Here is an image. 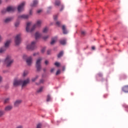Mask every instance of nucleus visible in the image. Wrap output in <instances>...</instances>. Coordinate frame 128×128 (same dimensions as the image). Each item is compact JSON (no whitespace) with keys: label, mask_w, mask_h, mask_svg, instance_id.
Instances as JSON below:
<instances>
[{"label":"nucleus","mask_w":128,"mask_h":128,"mask_svg":"<svg viewBox=\"0 0 128 128\" xmlns=\"http://www.w3.org/2000/svg\"><path fill=\"white\" fill-rule=\"evenodd\" d=\"M12 62H14V60L12 58V56H8L4 60V64L6 66H10Z\"/></svg>","instance_id":"nucleus-3"},{"label":"nucleus","mask_w":128,"mask_h":128,"mask_svg":"<svg viewBox=\"0 0 128 128\" xmlns=\"http://www.w3.org/2000/svg\"><path fill=\"white\" fill-rule=\"evenodd\" d=\"M36 46V42H32L30 44H28L26 46L28 50H34Z\"/></svg>","instance_id":"nucleus-7"},{"label":"nucleus","mask_w":128,"mask_h":128,"mask_svg":"<svg viewBox=\"0 0 128 128\" xmlns=\"http://www.w3.org/2000/svg\"><path fill=\"white\" fill-rule=\"evenodd\" d=\"M38 76H36L34 78L32 79V81L36 82V80H38Z\"/></svg>","instance_id":"nucleus-25"},{"label":"nucleus","mask_w":128,"mask_h":128,"mask_svg":"<svg viewBox=\"0 0 128 128\" xmlns=\"http://www.w3.org/2000/svg\"><path fill=\"white\" fill-rule=\"evenodd\" d=\"M2 40H3L2 36L0 35V42H2Z\"/></svg>","instance_id":"nucleus-47"},{"label":"nucleus","mask_w":128,"mask_h":128,"mask_svg":"<svg viewBox=\"0 0 128 128\" xmlns=\"http://www.w3.org/2000/svg\"><path fill=\"white\" fill-rule=\"evenodd\" d=\"M55 4L56 6H58L60 5V1L59 0H56L55 2Z\"/></svg>","instance_id":"nucleus-23"},{"label":"nucleus","mask_w":128,"mask_h":128,"mask_svg":"<svg viewBox=\"0 0 128 128\" xmlns=\"http://www.w3.org/2000/svg\"><path fill=\"white\" fill-rule=\"evenodd\" d=\"M54 64L56 66H60V64L58 62H55Z\"/></svg>","instance_id":"nucleus-34"},{"label":"nucleus","mask_w":128,"mask_h":128,"mask_svg":"<svg viewBox=\"0 0 128 128\" xmlns=\"http://www.w3.org/2000/svg\"><path fill=\"white\" fill-rule=\"evenodd\" d=\"M42 60V58H40L36 60V66L37 72H40V70H42V64H40Z\"/></svg>","instance_id":"nucleus-4"},{"label":"nucleus","mask_w":128,"mask_h":128,"mask_svg":"<svg viewBox=\"0 0 128 128\" xmlns=\"http://www.w3.org/2000/svg\"><path fill=\"white\" fill-rule=\"evenodd\" d=\"M16 128H24V126L22 125L18 126L16 127Z\"/></svg>","instance_id":"nucleus-43"},{"label":"nucleus","mask_w":128,"mask_h":128,"mask_svg":"<svg viewBox=\"0 0 128 128\" xmlns=\"http://www.w3.org/2000/svg\"><path fill=\"white\" fill-rule=\"evenodd\" d=\"M36 40H38L40 38V34L38 32H36L35 34Z\"/></svg>","instance_id":"nucleus-19"},{"label":"nucleus","mask_w":128,"mask_h":128,"mask_svg":"<svg viewBox=\"0 0 128 128\" xmlns=\"http://www.w3.org/2000/svg\"><path fill=\"white\" fill-rule=\"evenodd\" d=\"M2 0H0V4H2Z\"/></svg>","instance_id":"nucleus-54"},{"label":"nucleus","mask_w":128,"mask_h":128,"mask_svg":"<svg viewBox=\"0 0 128 128\" xmlns=\"http://www.w3.org/2000/svg\"><path fill=\"white\" fill-rule=\"evenodd\" d=\"M8 12H14L16 10V8L14 6H8L6 8Z\"/></svg>","instance_id":"nucleus-8"},{"label":"nucleus","mask_w":128,"mask_h":128,"mask_svg":"<svg viewBox=\"0 0 128 128\" xmlns=\"http://www.w3.org/2000/svg\"><path fill=\"white\" fill-rule=\"evenodd\" d=\"M44 79H41L40 80V84H44Z\"/></svg>","instance_id":"nucleus-36"},{"label":"nucleus","mask_w":128,"mask_h":128,"mask_svg":"<svg viewBox=\"0 0 128 128\" xmlns=\"http://www.w3.org/2000/svg\"><path fill=\"white\" fill-rule=\"evenodd\" d=\"M54 20H58V15H54Z\"/></svg>","instance_id":"nucleus-37"},{"label":"nucleus","mask_w":128,"mask_h":128,"mask_svg":"<svg viewBox=\"0 0 128 128\" xmlns=\"http://www.w3.org/2000/svg\"><path fill=\"white\" fill-rule=\"evenodd\" d=\"M12 110V106H8L5 107L4 110L5 112H10V110Z\"/></svg>","instance_id":"nucleus-13"},{"label":"nucleus","mask_w":128,"mask_h":128,"mask_svg":"<svg viewBox=\"0 0 128 128\" xmlns=\"http://www.w3.org/2000/svg\"><path fill=\"white\" fill-rule=\"evenodd\" d=\"M81 34H82V36H84L86 34V32L85 31L81 32Z\"/></svg>","instance_id":"nucleus-42"},{"label":"nucleus","mask_w":128,"mask_h":128,"mask_svg":"<svg viewBox=\"0 0 128 128\" xmlns=\"http://www.w3.org/2000/svg\"><path fill=\"white\" fill-rule=\"evenodd\" d=\"M6 12H8L6 9H3L2 10V14H6Z\"/></svg>","instance_id":"nucleus-28"},{"label":"nucleus","mask_w":128,"mask_h":128,"mask_svg":"<svg viewBox=\"0 0 128 128\" xmlns=\"http://www.w3.org/2000/svg\"><path fill=\"white\" fill-rule=\"evenodd\" d=\"M44 64L46 66H48V64H49L48 60H45Z\"/></svg>","instance_id":"nucleus-41"},{"label":"nucleus","mask_w":128,"mask_h":128,"mask_svg":"<svg viewBox=\"0 0 128 128\" xmlns=\"http://www.w3.org/2000/svg\"><path fill=\"white\" fill-rule=\"evenodd\" d=\"M60 74V70H57V72H56V76H58V74Z\"/></svg>","instance_id":"nucleus-39"},{"label":"nucleus","mask_w":128,"mask_h":128,"mask_svg":"<svg viewBox=\"0 0 128 128\" xmlns=\"http://www.w3.org/2000/svg\"><path fill=\"white\" fill-rule=\"evenodd\" d=\"M43 32H48V28H44L43 30Z\"/></svg>","instance_id":"nucleus-33"},{"label":"nucleus","mask_w":128,"mask_h":128,"mask_svg":"<svg viewBox=\"0 0 128 128\" xmlns=\"http://www.w3.org/2000/svg\"><path fill=\"white\" fill-rule=\"evenodd\" d=\"M58 40V37H54L52 38V41L50 42V44H54L56 41Z\"/></svg>","instance_id":"nucleus-14"},{"label":"nucleus","mask_w":128,"mask_h":128,"mask_svg":"<svg viewBox=\"0 0 128 128\" xmlns=\"http://www.w3.org/2000/svg\"><path fill=\"white\" fill-rule=\"evenodd\" d=\"M30 14H32V10H30Z\"/></svg>","instance_id":"nucleus-53"},{"label":"nucleus","mask_w":128,"mask_h":128,"mask_svg":"<svg viewBox=\"0 0 128 128\" xmlns=\"http://www.w3.org/2000/svg\"><path fill=\"white\" fill-rule=\"evenodd\" d=\"M38 4V2L36 0H34L33 1V4H30V6H32V8H34V6H36Z\"/></svg>","instance_id":"nucleus-15"},{"label":"nucleus","mask_w":128,"mask_h":128,"mask_svg":"<svg viewBox=\"0 0 128 128\" xmlns=\"http://www.w3.org/2000/svg\"><path fill=\"white\" fill-rule=\"evenodd\" d=\"M65 70H66V67L65 66H63L62 67V70L64 71Z\"/></svg>","instance_id":"nucleus-52"},{"label":"nucleus","mask_w":128,"mask_h":128,"mask_svg":"<svg viewBox=\"0 0 128 128\" xmlns=\"http://www.w3.org/2000/svg\"><path fill=\"white\" fill-rule=\"evenodd\" d=\"M48 36H45L43 37V40H48Z\"/></svg>","instance_id":"nucleus-38"},{"label":"nucleus","mask_w":128,"mask_h":128,"mask_svg":"<svg viewBox=\"0 0 128 128\" xmlns=\"http://www.w3.org/2000/svg\"><path fill=\"white\" fill-rule=\"evenodd\" d=\"M12 20H14V18L12 17L6 18L5 20H4V22H5L6 24H8V22H12Z\"/></svg>","instance_id":"nucleus-12"},{"label":"nucleus","mask_w":128,"mask_h":128,"mask_svg":"<svg viewBox=\"0 0 128 128\" xmlns=\"http://www.w3.org/2000/svg\"><path fill=\"white\" fill-rule=\"evenodd\" d=\"M54 68H52L50 70V72H54Z\"/></svg>","instance_id":"nucleus-45"},{"label":"nucleus","mask_w":128,"mask_h":128,"mask_svg":"<svg viewBox=\"0 0 128 128\" xmlns=\"http://www.w3.org/2000/svg\"><path fill=\"white\" fill-rule=\"evenodd\" d=\"M122 92H128V86H125L122 88Z\"/></svg>","instance_id":"nucleus-17"},{"label":"nucleus","mask_w":128,"mask_h":128,"mask_svg":"<svg viewBox=\"0 0 128 128\" xmlns=\"http://www.w3.org/2000/svg\"><path fill=\"white\" fill-rule=\"evenodd\" d=\"M2 82V77L0 76V82Z\"/></svg>","instance_id":"nucleus-46"},{"label":"nucleus","mask_w":128,"mask_h":128,"mask_svg":"<svg viewBox=\"0 0 128 128\" xmlns=\"http://www.w3.org/2000/svg\"><path fill=\"white\" fill-rule=\"evenodd\" d=\"M4 114V112L3 110H0V118H2V116Z\"/></svg>","instance_id":"nucleus-26"},{"label":"nucleus","mask_w":128,"mask_h":128,"mask_svg":"<svg viewBox=\"0 0 128 128\" xmlns=\"http://www.w3.org/2000/svg\"><path fill=\"white\" fill-rule=\"evenodd\" d=\"M22 100H16L14 103V106H20V104H22Z\"/></svg>","instance_id":"nucleus-11"},{"label":"nucleus","mask_w":128,"mask_h":128,"mask_svg":"<svg viewBox=\"0 0 128 128\" xmlns=\"http://www.w3.org/2000/svg\"><path fill=\"white\" fill-rule=\"evenodd\" d=\"M18 26H20V22H16L15 23V26H16V28H18Z\"/></svg>","instance_id":"nucleus-32"},{"label":"nucleus","mask_w":128,"mask_h":128,"mask_svg":"<svg viewBox=\"0 0 128 128\" xmlns=\"http://www.w3.org/2000/svg\"><path fill=\"white\" fill-rule=\"evenodd\" d=\"M10 102V98H6L4 101V104H8V102Z\"/></svg>","instance_id":"nucleus-31"},{"label":"nucleus","mask_w":128,"mask_h":128,"mask_svg":"<svg viewBox=\"0 0 128 128\" xmlns=\"http://www.w3.org/2000/svg\"><path fill=\"white\" fill-rule=\"evenodd\" d=\"M47 54H50V50H48V52H47Z\"/></svg>","instance_id":"nucleus-51"},{"label":"nucleus","mask_w":128,"mask_h":128,"mask_svg":"<svg viewBox=\"0 0 128 128\" xmlns=\"http://www.w3.org/2000/svg\"><path fill=\"white\" fill-rule=\"evenodd\" d=\"M92 50H96V47H94V46H92Z\"/></svg>","instance_id":"nucleus-50"},{"label":"nucleus","mask_w":128,"mask_h":128,"mask_svg":"<svg viewBox=\"0 0 128 128\" xmlns=\"http://www.w3.org/2000/svg\"><path fill=\"white\" fill-rule=\"evenodd\" d=\"M126 108H128V106H126Z\"/></svg>","instance_id":"nucleus-56"},{"label":"nucleus","mask_w":128,"mask_h":128,"mask_svg":"<svg viewBox=\"0 0 128 128\" xmlns=\"http://www.w3.org/2000/svg\"><path fill=\"white\" fill-rule=\"evenodd\" d=\"M30 24H32V22H29L26 24V30L28 32H32L36 28H40V26H42V20H38L36 22V24L34 25L32 28L30 30Z\"/></svg>","instance_id":"nucleus-2"},{"label":"nucleus","mask_w":128,"mask_h":128,"mask_svg":"<svg viewBox=\"0 0 128 128\" xmlns=\"http://www.w3.org/2000/svg\"><path fill=\"white\" fill-rule=\"evenodd\" d=\"M50 100H52V98H50V95H48L47 96V100L46 101L47 102H50Z\"/></svg>","instance_id":"nucleus-30"},{"label":"nucleus","mask_w":128,"mask_h":128,"mask_svg":"<svg viewBox=\"0 0 128 128\" xmlns=\"http://www.w3.org/2000/svg\"><path fill=\"white\" fill-rule=\"evenodd\" d=\"M6 50V47H2L0 49V54H2Z\"/></svg>","instance_id":"nucleus-20"},{"label":"nucleus","mask_w":128,"mask_h":128,"mask_svg":"<svg viewBox=\"0 0 128 128\" xmlns=\"http://www.w3.org/2000/svg\"><path fill=\"white\" fill-rule=\"evenodd\" d=\"M56 26H60V22H56Z\"/></svg>","instance_id":"nucleus-40"},{"label":"nucleus","mask_w":128,"mask_h":128,"mask_svg":"<svg viewBox=\"0 0 128 128\" xmlns=\"http://www.w3.org/2000/svg\"><path fill=\"white\" fill-rule=\"evenodd\" d=\"M62 30H63V34H68V30H66V26L64 25L62 26Z\"/></svg>","instance_id":"nucleus-16"},{"label":"nucleus","mask_w":128,"mask_h":128,"mask_svg":"<svg viewBox=\"0 0 128 128\" xmlns=\"http://www.w3.org/2000/svg\"><path fill=\"white\" fill-rule=\"evenodd\" d=\"M10 40H7L5 44H4V46L5 48H8V46H10Z\"/></svg>","instance_id":"nucleus-18"},{"label":"nucleus","mask_w":128,"mask_h":128,"mask_svg":"<svg viewBox=\"0 0 128 128\" xmlns=\"http://www.w3.org/2000/svg\"><path fill=\"white\" fill-rule=\"evenodd\" d=\"M37 12H38V14H40V12H42V10H38V11H37Z\"/></svg>","instance_id":"nucleus-48"},{"label":"nucleus","mask_w":128,"mask_h":128,"mask_svg":"<svg viewBox=\"0 0 128 128\" xmlns=\"http://www.w3.org/2000/svg\"><path fill=\"white\" fill-rule=\"evenodd\" d=\"M26 62L28 66H30V64H32V56L28 57L26 59Z\"/></svg>","instance_id":"nucleus-10"},{"label":"nucleus","mask_w":128,"mask_h":128,"mask_svg":"<svg viewBox=\"0 0 128 128\" xmlns=\"http://www.w3.org/2000/svg\"><path fill=\"white\" fill-rule=\"evenodd\" d=\"M30 84V79L27 78L26 80H14L13 84L14 86H22V88H24V86H26Z\"/></svg>","instance_id":"nucleus-1"},{"label":"nucleus","mask_w":128,"mask_h":128,"mask_svg":"<svg viewBox=\"0 0 128 128\" xmlns=\"http://www.w3.org/2000/svg\"><path fill=\"white\" fill-rule=\"evenodd\" d=\"M8 0H6V1H8Z\"/></svg>","instance_id":"nucleus-57"},{"label":"nucleus","mask_w":128,"mask_h":128,"mask_svg":"<svg viewBox=\"0 0 128 128\" xmlns=\"http://www.w3.org/2000/svg\"><path fill=\"white\" fill-rule=\"evenodd\" d=\"M26 5V2H22L18 7V12H20L24 10V6Z\"/></svg>","instance_id":"nucleus-6"},{"label":"nucleus","mask_w":128,"mask_h":128,"mask_svg":"<svg viewBox=\"0 0 128 128\" xmlns=\"http://www.w3.org/2000/svg\"><path fill=\"white\" fill-rule=\"evenodd\" d=\"M41 52L42 54L46 52V48H44L42 49Z\"/></svg>","instance_id":"nucleus-35"},{"label":"nucleus","mask_w":128,"mask_h":128,"mask_svg":"<svg viewBox=\"0 0 128 128\" xmlns=\"http://www.w3.org/2000/svg\"><path fill=\"white\" fill-rule=\"evenodd\" d=\"M28 15L22 14L18 16V20H26L28 18Z\"/></svg>","instance_id":"nucleus-9"},{"label":"nucleus","mask_w":128,"mask_h":128,"mask_svg":"<svg viewBox=\"0 0 128 128\" xmlns=\"http://www.w3.org/2000/svg\"><path fill=\"white\" fill-rule=\"evenodd\" d=\"M64 10V6L61 5V8L60 9V11L62 12V10Z\"/></svg>","instance_id":"nucleus-44"},{"label":"nucleus","mask_w":128,"mask_h":128,"mask_svg":"<svg viewBox=\"0 0 128 128\" xmlns=\"http://www.w3.org/2000/svg\"><path fill=\"white\" fill-rule=\"evenodd\" d=\"M36 54H38V53H34V54H33V56H36Z\"/></svg>","instance_id":"nucleus-49"},{"label":"nucleus","mask_w":128,"mask_h":128,"mask_svg":"<svg viewBox=\"0 0 128 128\" xmlns=\"http://www.w3.org/2000/svg\"><path fill=\"white\" fill-rule=\"evenodd\" d=\"M22 42V34H19L15 37V44L16 46H18Z\"/></svg>","instance_id":"nucleus-5"},{"label":"nucleus","mask_w":128,"mask_h":128,"mask_svg":"<svg viewBox=\"0 0 128 128\" xmlns=\"http://www.w3.org/2000/svg\"><path fill=\"white\" fill-rule=\"evenodd\" d=\"M42 124L40 123H39L36 125V128H42Z\"/></svg>","instance_id":"nucleus-29"},{"label":"nucleus","mask_w":128,"mask_h":128,"mask_svg":"<svg viewBox=\"0 0 128 128\" xmlns=\"http://www.w3.org/2000/svg\"><path fill=\"white\" fill-rule=\"evenodd\" d=\"M28 74V70L24 71L23 73V76H26Z\"/></svg>","instance_id":"nucleus-24"},{"label":"nucleus","mask_w":128,"mask_h":128,"mask_svg":"<svg viewBox=\"0 0 128 128\" xmlns=\"http://www.w3.org/2000/svg\"><path fill=\"white\" fill-rule=\"evenodd\" d=\"M60 42L61 44L64 46V44H66V40H60Z\"/></svg>","instance_id":"nucleus-21"},{"label":"nucleus","mask_w":128,"mask_h":128,"mask_svg":"<svg viewBox=\"0 0 128 128\" xmlns=\"http://www.w3.org/2000/svg\"><path fill=\"white\" fill-rule=\"evenodd\" d=\"M46 69L44 68V72H46Z\"/></svg>","instance_id":"nucleus-55"},{"label":"nucleus","mask_w":128,"mask_h":128,"mask_svg":"<svg viewBox=\"0 0 128 128\" xmlns=\"http://www.w3.org/2000/svg\"><path fill=\"white\" fill-rule=\"evenodd\" d=\"M42 90H44V87H40L38 90V92H42Z\"/></svg>","instance_id":"nucleus-27"},{"label":"nucleus","mask_w":128,"mask_h":128,"mask_svg":"<svg viewBox=\"0 0 128 128\" xmlns=\"http://www.w3.org/2000/svg\"><path fill=\"white\" fill-rule=\"evenodd\" d=\"M64 56V52L61 51L58 54V58H62Z\"/></svg>","instance_id":"nucleus-22"}]
</instances>
